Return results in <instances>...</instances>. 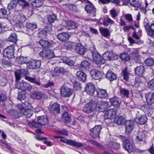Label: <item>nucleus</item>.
Instances as JSON below:
<instances>
[{"mask_svg": "<svg viewBox=\"0 0 154 154\" xmlns=\"http://www.w3.org/2000/svg\"><path fill=\"white\" fill-rule=\"evenodd\" d=\"M110 101L112 105L116 107H119L120 103V100L119 98L115 97L110 99Z\"/></svg>", "mask_w": 154, "mask_h": 154, "instance_id": "nucleus-33", "label": "nucleus"}, {"mask_svg": "<svg viewBox=\"0 0 154 154\" xmlns=\"http://www.w3.org/2000/svg\"><path fill=\"white\" fill-rule=\"evenodd\" d=\"M106 77L107 79L111 82L117 79L116 75L110 70L108 71Z\"/></svg>", "mask_w": 154, "mask_h": 154, "instance_id": "nucleus-29", "label": "nucleus"}, {"mask_svg": "<svg viewBox=\"0 0 154 154\" xmlns=\"http://www.w3.org/2000/svg\"><path fill=\"white\" fill-rule=\"evenodd\" d=\"M85 90L86 93L89 95H92L94 94L95 90V87L93 83L89 82L86 84Z\"/></svg>", "mask_w": 154, "mask_h": 154, "instance_id": "nucleus-18", "label": "nucleus"}, {"mask_svg": "<svg viewBox=\"0 0 154 154\" xmlns=\"http://www.w3.org/2000/svg\"><path fill=\"white\" fill-rule=\"evenodd\" d=\"M40 60H30L27 63V66L31 69H36L39 68L41 66Z\"/></svg>", "mask_w": 154, "mask_h": 154, "instance_id": "nucleus-15", "label": "nucleus"}, {"mask_svg": "<svg viewBox=\"0 0 154 154\" xmlns=\"http://www.w3.org/2000/svg\"><path fill=\"white\" fill-rule=\"evenodd\" d=\"M114 122L116 124L120 125L124 124L125 122L124 118L122 116L115 117Z\"/></svg>", "mask_w": 154, "mask_h": 154, "instance_id": "nucleus-44", "label": "nucleus"}, {"mask_svg": "<svg viewBox=\"0 0 154 154\" xmlns=\"http://www.w3.org/2000/svg\"><path fill=\"white\" fill-rule=\"evenodd\" d=\"M22 113L26 118H29L33 114V111L30 109H25Z\"/></svg>", "mask_w": 154, "mask_h": 154, "instance_id": "nucleus-43", "label": "nucleus"}, {"mask_svg": "<svg viewBox=\"0 0 154 154\" xmlns=\"http://www.w3.org/2000/svg\"><path fill=\"white\" fill-rule=\"evenodd\" d=\"M38 43L42 46L43 49H48L52 46V44L50 42L43 39L40 40Z\"/></svg>", "mask_w": 154, "mask_h": 154, "instance_id": "nucleus-22", "label": "nucleus"}, {"mask_svg": "<svg viewBox=\"0 0 154 154\" xmlns=\"http://www.w3.org/2000/svg\"><path fill=\"white\" fill-rule=\"evenodd\" d=\"M90 65V64L89 62L86 60H83L80 64V67L85 71L89 70Z\"/></svg>", "mask_w": 154, "mask_h": 154, "instance_id": "nucleus-36", "label": "nucleus"}, {"mask_svg": "<svg viewBox=\"0 0 154 154\" xmlns=\"http://www.w3.org/2000/svg\"><path fill=\"white\" fill-rule=\"evenodd\" d=\"M114 23L115 22L109 17H108L106 20H104L103 22V24L106 26H108L109 23L112 25L114 24Z\"/></svg>", "mask_w": 154, "mask_h": 154, "instance_id": "nucleus-54", "label": "nucleus"}, {"mask_svg": "<svg viewBox=\"0 0 154 154\" xmlns=\"http://www.w3.org/2000/svg\"><path fill=\"white\" fill-rule=\"evenodd\" d=\"M14 14L12 17L13 22L15 24L21 26L26 21V17L23 14L19 12V11H15Z\"/></svg>", "mask_w": 154, "mask_h": 154, "instance_id": "nucleus-3", "label": "nucleus"}, {"mask_svg": "<svg viewBox=\"0 0 154 154\" xmlns=\"http://www.w3.org/2000/svg\"><path fill=\"white\" fill-rule=\"evenodd\" d=\"M85 9L89 15L94 17L96 14V8L94 5L89 1H87V4L85 5Z\"/></svg>", "mask_w": 154, "mask_h": 154, "instance_id": "nucleus-9", "label": "nucleus"}, {"mask_svg": "<svg viewBox=\"0 0 154 154\" xmlns=\"http://www.w3.org/2000/svg\"><path fill=\"white\" fill-rule=\"evenodd\" d=\"M90 73L91 77L95 80H100L102 77L101 72L96 69H92Z\"/></svg>", "mask_w": 154, "mask_h": 154, "instance_id": "nucleus-20", "label": "nucleus"}, {"mask_svg": "<svg viewBox=\"0 0 154 154\" xmlns=\"http://www.w3.org/2000/svg\"><path fill=\"white\" fill-rule=\"evenodd\" d=\"M145 97L148 103L152 105L154 103V92H148L145 94Z\"/></svg>", "mask_w": 154, "mask_h": 154, "instance_id": "nucleus-23", "label": "nucleus"}, {"mask_svg": "<svg viewBox=\"0 0 154 154\" xmlns=\"http://www.w3.org/2000/svg\"><path fill=\"white\" fill-rule=\"evenodd\" d=\"M62 59L63 63L66 64L68 66H72L74 65V61L73 60L70 59L69 57L64 56L63 57Z\"/></svg>", "mask_w": 154, "mask_h": 154, "instance_id": "nucleus-42", "label": "nucleus"}, {"mask_svg": "<svg viewBox=\"0 0 154 154\" xmlns=\"http://www.w3.org/2000/svg\"><path fill=\"white\" fill-rule=\"evenodd\" d=\"M17 4L23 8L29 5V3L25 0H17Z\"/></svg>", "mask_w": 154, "mask_h": 154, "instance_id": "nucleus-55", "label": "nucleus"}, {"mask_svg": "<svg viewBox=\"0 0 154 154\" xmlns=\"http://www.w3.org/2000/svg\"><path fill=\"white\" fill-rule=\"evenodd\" d=\"M31 97L38 100H41L42 97V94L41 92L38 91H33L31 95Z\"/></svg>", "mask_w": 154, "mask_h": 154, "instance_id": "nucleus-38", "label": "nucleus"}, {"mask_svg": "<svg viewBox=\"0 0 154 154\" xmlns=\"http://www.w3.org/2000/svg\"><path fill=\"white\" fill-rule=\"evenodd\" d=\"M74 48L76 52L81 55H84L87 51L86 48L81 43H76Z\"/></svg>", "mask_w": 154, "mask_h": 154, "instance_id": "nucleus-16", "label": "nucleus"}, {"mask_svg": "<svg viewBox=\"0 0 154 154\" xmlns=\"http://www.w3.org/2000/svg\"><path fill=\"white\" fill-rule=\"evenodd\" d=\"M66 7L70 10L74 11L76 12L78 11L77 6L74 4H68L67 5Z\"/></svg>", "mask_w": 154, "mask_h": 154, "instance_id": "nucleus-58", "label": "nucleus"}, {"mask_svg": "<svg viewBox=\"0 0 154 154\" xmlns=\"http://www.w3.org/2000/svg\"><path fill=\"white\" fill-rule=\"evenodd\" d=\"M14 45L9 46L6 48L3 52L4 57L11 59L14 57Z\"/></svg>", "mask_w": 154, "mask_h": 154, "instance_id": "nucleus-8", "label": "nucleus"}, {"mask_svg": "<svg viewBox=\"0 0 154 154\" xmlns=\"http://www.w3.org/2000/svg\"><path fill=\"white\" fill-rule=\"evenodd\" d=\"M117 111L116 108L109 109L106 111L104 115L105 119H113L116 117Z\"/></svg>", "mask_w": 154, "mask_h": 154, "instance_id": "nucleus-13", "label": "nucleus"}, {"mask_svg": "<svg viewBox=\"0 0 154 154\" xmlns=\"http://www.w3.org/2000/svg\"><path fill=\"white\" fill-rule=\"evenodd\" d=\"M112 56L113 54L112 52L106 51L103 54L102 59L104 61L105 60H110L112 59ZM105 62V61H104Z\"/></svg>", "mask_w": 154, "mask_h": 154, "instance_id": "nucleus-39", "label": "nucleus"}, {"mask_svg": "<svg viewBox=\"0 0 154 154\" xmlns=\"http://www.w3.org/2000/svg\"><path fill=\"white\" fill-rule=\"evenodd\" d=\"M76 75L78 79L82 82H85L86 79L87 75L82 71H79L77 72Z\"/></svg>", "mask_w": 154, "mask_h": 154, "instance_id": "nucleus-32", "label": "nucleus"}, {"mask_svg": "<svg viewBox=\"0 0 154 154\" xmlns=\"http://www.w3.org/2000/svg\"><path fill=\"white\" fill-rule=\"evenodd\" d=\"M17 98L20 100H24L26 98V93L23 92H19Z\"/></svg>", "mask_w": 154, "mask_h": 154, "instance_id": "nucleus-62", "label": "nucleus"}, {"mask_svg": "<svg viewBox=\"0 0 154 154\" xmlns=\"http://www.w3.org/2000/svg\"><path fill=\"white\" fill-rule=\"evenodd\" d=\"M149 88L152 90H154V79H151L148 83Z\"/></svg>", "mask_w": 154, "mask_h": 154, "instance_id": "nucleus-64", "label": "nucleus"}, {"mask_svg": "<svg viewBox=\"0 0 154 154\" xmlns=\"http://www.w3.org/2000/svg\"><path fill=\"white\" fill-rule=\"evenodd\" d=\"M134 71L136 75L139 77H143L145 72V69L143 66L141 65L136 68Z\"/></svg>", "mask_w": 154, "mask_h": 154, "instance_id": "nucleus-24", "label": "nucleus"}, {"mask_svg": "<svg viewBox=\"0 0 154 154\" xmlns=\"http://www.w3.org/2000/svg\"><path fill=\"white\" fill-rule=\"evenodd\" d=\"M101 125H96L90 130V134L94 138L99 137L100 132L102 128Z\"/></svg>", "mask_w": 154, "mask_h": 154, "instance_id": "nucleus-12", "label": "nucleus"}, {"mask_svg": "<svg viewBox=\"0 0 154 154\" xmlns=\"http://www.w3.org/2000/svg\"><path fill=\"white\" fill-rule=\"evenodd\" d=\"M96 91L97 96L98 98L105 99L108 97V94L106 90L98 88Z\"/></svg>", "mask_w": 154, "mask_h": 154, "instance_id": "nucleus-21", "label": "nucleus"}, {"mask_svg": "<svg viewBox=\"0 0 154 154\" xmlns=\"http://www.w3.org/2000/svg\"><path fill=\"white\" fill-rule=\"evenodd\" d=\"M54 138L59 141L75 147L80 148L84 146V144L83 143L79 142L72 140L66 139L65 137L55 136Z\"/></svg>", "mask_w": 154, "mask_h": 154, "instance_id": "nucleus-1", "label": "nucleus"}, {"mask_svg": "<svg viewBox=\"0 0 154 154\" xmlns=\"http://www.w3.org/2000/svg\"><path fill=\"white\" fill-rule=\"evenodd\" d=\"M128 2L134 7L138 8L141 4V0H128Z\"/></svg>", "mask_w": 154, "mask_h": 154, "instance_id": "nucleus-37", "label": "nucleus"}, {"mask_svg": "<svg viewBox=\"0 0 154 154\" xmlns=\"http://www.w3.org/2000/svg\"><path fill=\"white\" fill-rule=\"evenodd\" d=\"M29 124L30 126L32 127L38 128L41 126L38 122H36L33 120L31 122H29Z\"/></svg>", "mask_w": 154, "mask_h": 154, "instance_id": "nucleus-61", "label": "nucleus"}, {"mask_svg": "<svg viewBox=\"0 0 154 154\" xmlns=\"http://www.w3.org/2000/svg\"><path fill=\"white\" fill-rule=\"evenodd\" d=\"M17 5V0H11L8 4V8L9 10H12L15 8Z\"/></svg>", "mask_w": 154, "mask_h": 154, "instance_id": "nucleus-46", "label": "nucleus"}, {"mask_svg": "<svg viewBox=\"0 0 154 154\" xmlns=\"http://www.w3.org/2000/svg\"><path fill=\"white\" fill-rule=\"evenodd\" d=\"M92 54L94 61L97 65H100L104 63V61L102 57L98 53L93 51L92 52Z\"/></svg>", "mask_w": 154, "mask_h": 154, "instance_id": "nucleus-14", "label": "nucleus"}, {"mask_svg": "<svg viewBox=\"0 0 154 154\" xmlns=\"http://www.w3.org/2000/svg\"><path fill=\"white\" fill-rule=\"evenodd\" d=\"M66 28L68 30L75 29L76 28L75 23L71 21H68L66 23Z\"/></svg>", "mask_w": 154, "mask_h": 154, "instance_id": "nucleus-45", "label": "nucleus"}, {"mask_svg": "<svg viewBox=\"0 0 154 154\" xmlns=\"http://www.w3.org/2000/svg\"><path fill=\"white\" fill-rule=\"evenodd\" d=\"M119 138L122 141V146L124 149L131 153L135 151V149L131 144L129 138L123 135H120Z\"/></svg>", "mask_w": 154, "mask_h": 154, "instance_id": "nucleus-2", "label": "nucleus"}, {"mask_svg": "<svg viewBox=\"0 0 154 154\" xmlns=\"http://www.w3.org/2000/svg\"><path fill=\"white\" fill-rule=\"evenodd\" d=\"M72 89L66 87H62L60 89L61 94L63 97H69L72 94Z\"/></svg>", "mask_w": 154, "mask_h": 154, "instance_id": "nucleus-17", "label": "nucleus"}, {"mask_svg": "<svg viewBox=\"0 0 154 154\" xmlns=\"http://www.w3.org/2000/svg\"><path fill=\"white\" fill-rule=\"evenodd\" d=\"M120 58L122 61L123 62H126L130 60L131 56L130 54L125 52L120 54Z\"/></svg>", "mask_w": 154, "mask_h": 154, "instance_id": "nucleus-35", "label": "nucleus"}, {"mask_svg": "<svg viewBox=\"0 0 154 154\" xmlns=\"http://www.w3.org/2000/svg\"><path fill=\"white\" fill-rule=\"evenodd\" d=\"M147 118L145 115L140 116L138 118H136V120H138L137 122L140 125L145 124L147 121Z\"/></svg>", "mask_w": 154, "mask_h": 154, "instance_id": "nucleus-47", "label": "nucleus"}, {"mask_svg": "<svg viewBox=\"0 0 154 154\" xmlns=\"http://www.w3.org/2000/svg\"><path fill=\"white\" fill-rule=\"evenodd\" d=\"M38 122L41 125H43L48 122V119L46 116H39L37 118Z\"/></svg>", "mask_w": 154, "mask_h": 154, "instance_id": "nucleus-34", "label": "nucleus"}, {"mask_svg": "<svg viewBox=\"0 0 154 154\" xmlns=\"http://www.w3.org/2000/svg\"><path fill=\"white\" fill-rule=\"evenodd\" d=\"M48 109L50 113L55 116L60 113V105L57 102L50 104L48 107Z\"/></svg>", "mask_w": 154, "mask_h": 154, "instance_id": "nucleus-5", "label": "nucleus"}, {"mask_svg": "<svg viewBox=\"0 0 154 154\" xmlns=\"http://www.w3.org/2000/svg\"><path fill=\"white\" fill-rule=\"evenodd\" d=\"M120 94L128 97L129 95V91L125 88H121L120 90Z\"/></svg>", "mask_w": 154, "mask_h": 154, "instance_id": "nucleus-57", "label": "nucleus"}, {"mask_svg": "<svg viewBox=\"0 0 154 154\" xmlns=\"http://www.w3.org/2000/svg\"><path fill=\"white\" fill-rule=\"evenodd\" d=\"M31 2V4L33 7L39 8L42 6L43 4V2L42 0H30Z\"/></svg>", "mask_w": 154, "mask_h": 154, "instance_id": "nucleus-40", "label": "nucleus"}, {"mask_svg": "<svg viewBox=\"0 0 154 154\" xmlns=\"http://www.w3.org/2000/svg\"><path fill=\"white\" fill-rule=\"evenodd\" d=\"M143 25L148 35L154 38V23L150 24L149 22L145 21Z\"/></svg>", "mask_w": 154, "mask_h": 154, "instance_id": "nucleus-7", "label": "nucleus"}, {"mask_svg": "<svg viewBox=\"0 0 154 154\" xmlns=\"http://www.w3.org/2000/svg\"><path fill=\"white\" fill-rule=\"evenodd\" d=\"M97 107H98L100 111H106L107 109L108 103L106 102L101 101L99 103L97 104Z\"/></svg>", "mask_w": 154, "mask_h": 154, "instance_id": "nucleus-25", "label": "nucleus"}, {"mask_svg": "<svg viewBox=\"0 0 154 154\" xmlns=\"http://www.w3.org/2000/svg\"><path fill=\"white\" fill-rule=\"evenodd\" d=\"M21 73L25 75V79L30 83L34 84L35 85L40 86L41 82L40 81L35 78L30 77L27 75L29 74V72L26 69H23L21 70Z\"/></svg>", "mask_w": 154, "mask_h": 154, "instance_id": "nucleus-4", "label": "nucleus"}, {"mask_svg": "<svg viewBox=\"0 0 154 154\" xmlns=\"http://www.w3.org/2000/svg\"><path fill=\"white\" fill-rule=\"evenodd\" d=\"M11 62L10 61L6 60L5 59L2 60V66L4 67H9L10 66Z\"/></svg>", "mask_w": 154, "mask_h": 154, "instance_id": "nucleus-63", "label": "nucleus"}, {"mask_svg": "<svg viewBox=\"0 0 154 154\" xmlns=\"http://www.w3.org/2000/svg\"><path fill=\"white\" fill-rule=\"evenodd\" d=\"M97 103L95 101L91 100L85 105L83 108V111L85 112L90 113L93 112L96 108Z\"/></svg>", "mask_w": 154, "mask_h": 154, "instance_id": "nucleus-6", "label": "nucleus"}, {"mask_svg": "<svg viewBox=\"0 0 154 154\" xmlns=\"http://www.w3.org/2000/svg\"><path fill=\"white\" fill-rule=\"evenodd\" d=\"M10 16L9 11L4 8H0V18L8 19Z\"/></svg>", "mask_w": 154, "mask_h": 154, "instance_id": "nucleus-26", "label": "nucleus"}, {"mask_svg": "<svg viewBox=\"0 0 154 154\" xmlns=\"http://www.w3.org/2000/svg\"><path fill=\"white\" fill-rule=\"evenodd\" d=\"M135 125V123L133 120H129L125 121L124 124L125 133L126 134H130L133 131Z\"/></svg>", "mask_w": 154, "mask_h": 154, "instance_id": "nucleus-10", "label": "nucleus"}, {"mask_svg": "<svg viewBox=\"0 0 154 154\" xmlns=\"http://www.w3.org/2000/svg\"><path fill=\"white\" fill-rule=\"evenodd\" d=\"M18 62L20 64L26 63L27 57L20 56L18 58Z\"/></svg>", "mask_w": 154, "mask_h": 154, "instance_id": "nucleus-59", "label": "nucleus"}, {"mask_svg": "<svg viewBox=\"0 0 154 154\" xmlns=\"http://www.w3.org/2000/svg\"><path fill=\"white\" fill-rule=\"evenodd\" d=\"M151 105L149 104L146 105L145 106L144 105V106L142 107V108H143V111L146 114L149 115L151 114Z\"/></svg>", "mask_w": 154, "mask_h": 154, "instance_id": "nucleus-49", "label": "nucleus"}, {"mask_svg": "<svg viewBox=\"0 0 154 154\" xmlns=\"http://www.w3.org/2000/svg\"><path fill=\"white\" fill-rule=\"evenodd\" d=\"M26 27L29 30L33 31L36 28L37 25L35 24L27 23L26 24Z\"/></svg>", "mask_w": 154, "mask_h": 154, "instance_id": "nucleus-52", "label": "nucleus"}, {"mask_svg": "<svg viewBox=\"0 0 154 154\" xmlns=\"http://www.w3.org/2000/svg\"><path fill=\"white\" fill-rule=\"evenodd\" d=\"M88 141L92 145L96 146L98 148H100L102 149H104V147L102 145L96 141L92 140H88Z\"/></svg>", "mask_w": 154, "mask_h": 154, "instance_id": "nucleus-50", "label": "nucleus"}, {"mask_svg": "<svg viewBox=\"0 0 154 154\" xmlns=\"http://www.w3.org/2000/svg\"><path fill=\"white\" fill-rule=\"evenodd\" d=\"M121 76L123 77V79L126 81L129 80V73L128 71L127 67H125L124 69L122 71Z\"/></svg>", "mask_w": 154, "mask_h": 154, "instance_id": "nucleus-41", "label": "nucleus"}, {"mask_svg": "<svg viewBox=\"0 0 154 154\" xmlns=\"http://www.w3.org/2000/svg\"><path fill=\"white\" fill-rule=\"evenodd\" d=\"M99 30L101 35L106 38H108L110 36V32L109 29L107 28L101 27Z\"/></svg>", "mask_w": 154, "mask_h": 154, "instance_id": "nucleus-30", "label": "nucleus"}, {"mask_svg": "<svg viewBox=\"0 0 154 154\" xmlns=\"http://www.w3.org/2000/svg\"><path fill=\"white\" fill-rule=\"evenodd\" d=\"M69 37V35L66 32H62L57 36V38L60 41L63 42L67 41Z\"/></svg>", "mask_w": 154, "mask_h": 154, "instance_id": "nucleus-31", "label": "nucleus"}, {"mask_svg": "<svg viewBox=\"0 0 154 154\" xmlns=\"http://www.w3.org/2000/svg\"><path fill=\"white\" fill-rule=\"evenodd\" d=\"M40 56L43 58H46L50 59L55 57V54L54 51L51 50L43 49L39 53Z\"/></svg>", "mask_w": 154, "mask_h": 154, "instance_id": "nucleus-11", "label": "nucleus"}, {"mask_svg": "<svg viewBox=\"0 0 154 154\" xmlns=\"http://www.w3.org/2000/svg\"><path fill=\"white\" fill-rule=\"evenodd\" d=\"M144 86V83L142 81L141 79L138 77H136L134 82V85H132L136 88H141Z\"/></svg>", "mask_w": 154, "mask_h": 154, "instance_id": "nucleus-27", "label": "nucleus"}, {"mask_svg": "<svg viewBox=\"0 0 154 154\" xmlns=\"http://www.w3.org/2000/svg\"><path fill=\"white\" fill-rule=\"evenodd\" d=\"M145 63L148 66H152L154 65V60L151 58H147L145 60Z\"/></svg>", "mask_w": 154, "mask_h": 154, "instance_id": "nucleus-53", "label": "nucleus"}, {"mask_svg": "<svg viewBox=\"0 0 154 154\" xmlns=\"http://www.w3.org/2000/svg\"><path fill=\"white\" fill-rule=\"evenodd\" d=\"M8 39L11 42H16L17 40V34L14 32L12 33L9 36Z\"/></svg>", "mask_w": 154, "mask_h": 154, "instance_id": "nucleus-48", "label": "nucleus"}, {"mask_svg": "<svg viewBox=\"0 0 154 154\" xmlns=\"http://www.w3.org/2000/svg\"><path fill=\"white\" fill-rule=\"evenodd\" d=\"M45 30L41 31L39 33V37L43 38H46L47 36V32H50L51 30V27L48 26H46Z\"/></svg>", "mask_w": 154, "mask_h": 154, "instance_id": "nucleus-28", "label": "nucleus"}, {"mask_svg": "<svg viewBox=\"0 0 154 154\" xmlns=\"http://www.w3.org/2000/svg\"><path fill=\"white\" fill-rule=\"evenodd\" d=\"M62 118L67 122H69L71 120V117L68 112L63 113L62 114Z\"/></svg>", "mask_w": 154, "mask_h": 154, "instance_id": "nucleus-51", "label": "nucleus"}, {"mask_svg": "<svg viewBox=\"0 0 154 154\" xmlns=\"http://www.w3.org/2000/svg\"><path fill=\"white\" fill-rule=\"evenodd\" d=\"M48 22L52 23L57 19V16L56 15L53 14H50L48 16Z\"/></svg>", "mask_w": 154, "mask_h": 154, "instance_id": "nucleus-56", "label": "nucleus"}, {"mask_svg": "<svg viewBox=\"0 0 154 154\" xmlns=\"http://www.w3.org/2000/svg\"><path fill=\"white\" fill-rule=\"evenodd\" d=\"M18 88L24 91L26 90L30 91L32 88V86L29 83L24 82L17 84Z\"/></svg>", "mask_w": 154, "mask_h": 154, "instance_id": "nucleus-19", "label": "nucleus"}, {"mask_svg": "<svg viewBox=\"0 0 154 154\" xmlns=\"http://www.w3.org/2000/svg\"><path fill=\"white\" fill-rule=\"evenodd\" d=\"M74 43L69 42L64 44V46L66 49L69 50H72L74 48Z\"/></svg>", "mask_w": 154, "mask_h": 154, "instance_id": "nucleus-60", "label": "nucleus"}]
</instances>
